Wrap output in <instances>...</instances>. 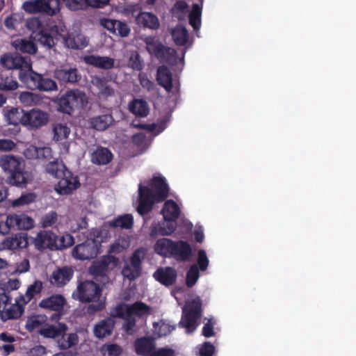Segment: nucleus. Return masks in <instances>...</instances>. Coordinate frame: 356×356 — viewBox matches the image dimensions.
Returning <instances> with one entry per match:
<instances>
[{
	"label": "nucleus",
	"mask_w": 356,
	"mask_h": 356,
	"mask_svg": "<svg viewBox=\"0 0 356 356\" xmlns=\"http://www.w3.org/2000/svg\"><path fill=\"white\" fill-rule=\"evenodd\" d=\"M129 110L136 116L144 118L149 114V106L147 102L142 99H134L129 104Z\"/></svg>",
	"instance_id": "obj_36"
},
{
	"label": "nucleus",
	"mask_w": 356,
	"mask_h": 356,
	"mask_svg": "<svg viewBox=\"0 0 356 356\" xmlns=\"http://www.w3.org/2000/svg\"><path fill=\"white\" fill-rule=\"evenodd\" d=\"M179 326L186 329L188 334L193 333L198 325L202 313H182Z\"/></svg>",
	"instance_id": "obj_31"
},
{
	"label": "nucleus",
	"mask_w": 356,
	"mask_h": 356,
	"mask_svg": "<svg viewBox=\"0 0 356 356\" xmlns=\"http://www.w3.org/2000/svg\"><path fill=\"white\" fill-rule=\"evenodd\" d=\"M182 312H202V301L200 298L188 301Z\"/></svg>",
	"instance_id": "obj_62"
},
{
	"label": "nucleus",
	"mask_w": 356,
	"mask_h": 356,
	"mask_svg": "<svg viewBox=\"0 0 356 356\" xmlns=\"http://www.w3.org/2000/svg\"><path fill=\"white\" fill-rule=\"evenodd\" d=\"M100 24L104 29L110 31V33L121 38L127 37L131 32L129 26L125 22L108 18H102L100 19Z\"/></svg>",
	"instance_id": "obj_14"
},
{
	"label": "nucleus",
	"mask_w": 356,
	"mask_h": 356,
	"mask_svg": "<svg viewBox=\"0 0 356 356\" xmlns=\"http://www.w3.org/2000/svg\"><path fill=\"white\" fill-rule=\"evenodd\" d=\"M33 244L38 250H56V234L50 230H41L33 238Z\"/></svg>",
	"instance_id": "obj_16"
},
{
	"label": "nucleus",
	"mask_w": 356,
	"mask_h": 356,
	"mask_svg": "<svg viewBox=\"0 0 356 356\" xmlns=\"http://www.w3.org/2000/svg\"><path fill=\"white\" fill-rule=\"evenodd\" d=\"M200 277L199 268L196 264H193L186 273V284L188 287L193 286Z\"/></svg>",
	"instance_id": "obj_52"
},
{
	"label": "nucleus",
	"mask_w": 356,
	"mask_h": 356,
	"mask_svg": "<svg viewBox=\"0 0 356 356\" xmlns=\"http://www.w3.org/2000/svg\"><path fill=\"white\" fill-rule=\"evenodd\" d=\"M112 332V326L106 321H102L97 325L94 329L95 335L97 338H104L108 336Z\"/></svg>",
	"instance_id": "obj_53"
},
{
	"label": "nucleus",
	"mask_w": 356,
	"mask_h": 356,
	"mask_svg": "<svg viewBox=\"0 0 356 356\" xmlns=\"http://www.w3.org/2000/svg\"><path fill=\"white\" fill-rule=\"evenodd\" d=\"M149 185L152 187L151 189H152L156 194L157 202H161L168 197L169 186L163 177L153 176Z\"/></svg>",
	"instance_id": "obj_19"
},
{
	"label": "nucleus",
	"mask_w": 356,
	"mask_h": 356,
	"mask_svg": "<svg viewBox=\"0 0 356 356\" xmlns=\"http://www.w3.org/2000/svg\"><path fill=\"white\" fill-rule=\"evenodd\" d=\"M79 343V337L76 333L63 334L57 340V345L60 350H67Z\"/></svg>",
	"instance_id": "obj_42"
},
{
	"label": "nucleus",
	"mask_w": 356,
	"mask_h": 356,
	"mask_svg": "<svg viewBox=\"0 0 356 356\" xmlns=\"http://www.w3.org/2000/svg\"><path fill=\"white\" fill-rule=\"evenodd\" d=\"M67 325L65 323L56 322L55 323H46L38 330L39 334L46 339L59 338L60 335L67 332Z\"/></svg>",
	"instance_id": "obj_18"
},
{
	"label": "nucleus",
	"mask_w": 356,
	"mask_h": 356,
	"mask_svg": "<svg viewBox=\"0 0 356 356\" xmlns=\"http://www.w3.org/2000/svg\"><path fill=\"white\" fill-rule=\"evenodd\" d=\"M31 58L29 56H22L18 53H7L0 58V65L7 70H19L24 72L26 69H31Z\"/></svg>",
	"instance_id": "obj_8"
},
{
	"label": "nucleus",
	"mask_w": 356,
	"mask_h": 356,
	"mask_svg": "<svg viewBox=\"0 0 356 356\" xmlns=\"http://www.w3.org/2000/svg\"><path fill=\"white\" fill-rule=\"evenodd\" d=\"M209 259L204 250H199L197 252V266L199 270L204 271L209 266Z\"/></svg>",
	"instance_id": "obj_58"
},
{
	"label": "nucleus",
	"mask_w": 356,
	"mask_h": 356,
	"mask_svg": "<svg viewBox=\"0 0 356 356\" xmlns=\"http://www.w3.org/2000/svg\"><path fill=\"white\" fill-rule=\"evenodd\" d=\"M146 313H110L113 317L122 318L125 322L123 327L127 333L131 334L136 326V317L143 318Z\"/></svg>",
	"instance_id": "obj_35"
},
{
	"label": "nucleus",
	"mask_w": 356,
	"mask_h": 356,
	"mask_svg": "<svg viewBox=\"0 0 356 356\" xmlns=\"http://www.w3.org/2000/svg\"><path fill=\"white\" fill-rule=\"evenodd\" d=\"M13 46L17 51L29 54H34L37 51V47L34 42L26 38L17 39L13 42Z\"/></svg>",
	"instance_id": "obj_41"
},
{
	"label": "nucleus",
	"mask_w": 356,
	"mask_h": 356,
	"mask_svg": "<svg viewBox=\"0 0 356 356\" xmlns=\"http://www.w3.org/2000/svg\"><path fill=\"white\" fill-rule=\"evenodd\" d=\"M49 114L38 108H32L25 111L24 122L22 125L29 129H37L47 124Z\"/></svg>",
	"instance_id": "obj_11"
},
{
	"label": "nucleus",
	"mask_w": 356,
	"mask_h": 356,
	"mask_svg": "<svg viewBox=\"0 0 356 356\" xmlns=\"http://www.w3.org/2000/svg\"><path fill=\"white\" fill-rule=\"evenodd\" d=\"M38 90L40 91H55L58 90V86L55 81L41 74V80Z\"/></svg>",
	"instance_id": "obj_55"
},
{
	"label": "nucleus",
	"mask_w": 356,
	"mask_h": 356,
	"mask_svg": "<svg viewBox=\"0 0 356 356\" xmlns=\"http://www.w3.org/2000/svg\"><path fill=\"white\" fill-rule=\"evenodd\" d=\"M58 213L51 211L43 215L40 220V225L42 228H47L54 226L58 222Z\"/></svg>",
	"instance_id": "obj_51"
},
{
	"label": "nucleus",
	"mask_w": 356,
	"mask_h": 356,
	"mask_svg": "<svg viewBox=\"0 0 356 356\" xmlns=\"http://www.w3.org/2000/svg\"><path fill=\"white\" fill-rule=\"evenodd\" d=\"M134 345L136 353L139 355L143 356H149L154 348L152 341L147 337L136 339Z\"/></svg>",
	"instance_id": "obj_40"
},
{
	"label": "nucleus",
	"mask_w": 356,
	"mask_h": 356,
	"mask_svg": "<svg viewBox=\"0 0 356 356\" xmlns=\"http://www.w3.org/2000/svg\"><path fill=\"white\" fill-rule=\"evenodd\" d=\"M56 250H62L69 248L74 243L73 236L70 234H65L62 236L56 234Z\"/></svg>",
	"instance_id": "obj_54"
},
{
	"label": "nucleus",
	"mask_w": 356,
	"mask_h": 356,
	"mask_svg": "<svg viewBox=\"0 0 356 356\" xmlns=\"http://www.w3.org/2000/svg\"><path fill=\"white\" fill-rule=\"evenodd\" d=\"M184 54L185 51L183 52L181 58H178L177 54L175 49L165 46L163 54L161 55L162 56L159 57V59L163 60L164 62H165L170 65L175 66L177 64L178 60H179L180 63L184 64Z\"/></svg>",
	"instance_id": "obj_43"
},
{
	"label": "nucleus",
	"mask_w": 356,
	"mask_h": 356,
	"mask_svg": "<svg viewBox=\"0 0 356 356\" xmlns=\"http://www.w3.org/2000/svg\"><path fill=\"white\" fill-rule=\"evenodd\" d=\"M53 131L54 139L60 141L68 138L70 129L65 124L56 123L54 125Z\"/></svg>",
	"instance_id": "obj_50"
},
{
	"label": "nucleus",
	"mask_w": 356,
	"mask_h": 356,
	"mask_svg": "<svg viewBox=\"0 0 356 356\" xmlns=\"http://www.w3.org/2000/svg\"><path fill=\"white\" fill-rule=\"evenodd\" d=\"M216 324V321L213 317L208 318L202 327V335L207 338L213 337L216 334L214 332Z\"/></svg>",
	"instance_id": "obj_60"
},
{
	"label": "nucleus",
	"mask_w": 356,
	"mask_h": 356,
	"mask_svg": "<svg viewBox=\"0 0 356 356\" xmlns=\"http://www.w3.org/2000/svg\"><path fill=\"white\" fill-rule=\"evenodd\" d=\"M115 259L113 257H104L94 261L89 268V273L94 277H105L109 269V265Z\"/></svg>",
	"instance_id": "obj_27"
},
{
	"label": "nucleus",
	"mask_w": 356,
	"mask_h": 356,
	"mask_svg": "<svg viewBox=\"0 0 356 356\" xmlns=\"http://www.w3.org/2000/svg\"><path fill=\"white\" fill-rule=\"evenodd\" d=\"M35 38L43 47L51 49L56 45L55 40L61 39L59 35L51 33V27L49 31L42 29L35 35Z\"/></svg>",
	"instance_id": "obj_34"
},
{
	"label": "nucleus",
	"mask_w": 356,
	"mask_h": 356,
	"mask_svg": "<svg viewBox=\"0 0 356 356\" xmlns=\"http://www.w3.org/2000/svg\"><path fill=\"white\" fill-rule=\"evenodd\" d=\"M45 170L47 173L56 178L61 177L67 171L64 163L62 161H58V160L49 162L47 165Z\"/></svg>",
	"instance_id": "obj_46"
},
{
	"label": "nucleus",
	"mask_w": 356,
	"mask_h": 356,
	"mask_svg": "<svg viewBox=\"0 0 356 356\" xmlns=\"http://www.w3.org/2000/svg\"><path fill=\"white\" fill-rule=\"evenodd\" d=\"M19 79L28 88L32 90H38L41 80V74L33 71L31 63V69H26L24 72H19Z\"/></svg>",
	"instance_id": "obj_25"
},
{
	"label": "nucleus",
	"mask_w": 356,
	"mask_h": 356,
	"mask_svg": "<svg viewBox=\"0 0 356 356\" xmlns=\"http://www.w3.org/2000/svg\"><path fill=\"white\" fill-rule=\"evenodd\" d=\"M0 166L10 173L8 180L13 186L24 187L31 179V173L24 170L23 162L18 157L2 155L0 156Z\"/></svg>",
	"instance_id": "obj_3"
},
{
	"label": "nucleus",
	"mask_w": 356,
	"mask_h": 356,
	"mask_svg": "<svg viewBox=\"0 0 356 356\" xmlns=\"http://www.w3.org/2000/svg\"><path fill=\"white\" fill-rule=\"evenodd\" d=\"M86 94L79 89H69L55 100L57 110L64 114L72 115L76 110L83 109L88 104Z\"/></svg>",
	"instance_id": "obj_4"
},
{
	"label": "nucleus",
	"mask_w": 356,
	"mask_h": 356,
	"mask_svg": "<svg viewBox=\"0 0 356 356\" xmlns=\"http://www.w3.org/2000/svg\"><path fill=\"white\" fill-rule=\"evenodd\" d=\"M3 115L6 121L12 125L22 124L24 122L25 111L19 107L6 106L3 108Z\"/></svg>",
	"instance_id": "obj_22"
},
{
	"label": "nucleus",
	"mask_w": 356,
	"mask_h": 356,
	"mask_svg": "<svg viewBox=\"0 0 356 356\" xmlns=\"http://www.w3.org/2000/svg\"><path fill=\"white\" fill-rule=\"evenodd\" d=\"M42 288V283L40 280H36L31 284L26 292L24 296H19V300H16L18 306L17 312H24L23 305L29 302L36 294L40 293Z\"/></svg>",
	"instance_id": "obj_28"
},
{
	"label": "nucleus",
	"mask_w": 356,
	"mask_h": 356,
	"mask_svg": "<svg viewBox=\"0 0 356 356\" xmlns=\"http://www.w3.org/2000/svg\"><path fill=\"white\" fill-rule=\"evenodd\" d=\"M65 6L71 10H79L86 7V0H62Z\"/></svg>",
	"instance_id": "obj_63"
},
{
	"label": "nucleus",
	"mask_w": 356,
	"mask_h": 356,
	"mask_svg": "<svg viewBox=\"0 0 356 356\" xmlns=\"http://www.w3.org/2000/svg\"><path fill=\"white\" fill-rule=\"evenodd\" d=\"M54 77L61 84H74L81 80V75L76 67L62 66L54 70Z\"/></svg>",
	"instance_id": "obj_13"
},
{
	"label": "nucleus",
	"mask_w": 356,
	"mask_h": 356,
	"mask_svg": "<svg viewBox=\"0 0 356 356\" xmlns=\"http://www.w3.org/2000/svg\"><path fill=\"white\" fill-rule=\"evenodd\" d=\"M153 277L161 284L170 286L176 283L177 273L172 267H160L154 273Z\"/></svg>",
	"instance_id": "obj_17"
},
{
	"label": "nucleus",
	"mask_w": 356,
	"mask_h": 356,
	"mask_svg": "<svg viewBox=\"0 0 356 356\" xmlns=\"http://www.w3.org/2000/svg\"><path fill=\"white\" fill-rule=\"evenodd\" d=\"M202 8L197 3L193 5L192 10L189 14L188 19L190 25L195 31L200 29L201 26Z\"/></svg>",
	"instance_id": "obj_49"
},
{
	"label": "nucleus",
	"mask_w": 356,
	"mask_h": 356,
	"mask_svg": "<svg viewBox=\"0 0 356 356\" xmlns=\"http://www.w3.org/2000/svg\"><path fill=\"white\" fill-rule=\"evenodd\" d=\"M156 81L168 92L172 89V74L170 70L164 65L157 70Z\"/></svg>",
	"instance_id": "obj_33"
},
{
	"label": "nucleus",
	"mask_w": 356,
	"mask_h": 356,
	"mask_svg": "<svg viewBox=\"0 0 356 356\" xmlns=\"http://www.w3.org/2000/svg\"><path fill=\"white\" fill-rule=\"evenodd\" d=\"M26 26L29 30L31 31L33 33H37L42 29V25L41 21L38 17H30L26 19Z\"/></svg>",
	"instance_id": "obj_59"
},
{
	"label": "nucleus",
	"mask_w": 356,
	"mask_h": 356,
	"mask_svg": "<svg viewBox=\"0 0 356 356\" xmlns=\"http://www.w3.org/2000/svg\"><path fill=\"white\" fill-rule=\"evenodd\" d=\"M91 83L98 90L99 97L108 98L114 95V89L108 84V80L99 75H95L91 77Z\"/></svg>",
	"instance_id": "obj_24"
},
{
	"label": "nucleus",
	"mask_w": 356,
	"mask_h": 356,
	"mask_svg": "<svg viewBox=\"0 0 356 356\" xmlns=\"http://www.w3.org/2000/svg\"><path fill=\"white\" fill-rule=\"evenodd\" d=\"M13 230H29L34 227V220L25 213L8 215Z\"/></svg>",
	"instance_id": "obj_20"
},
{
	"label": "nucleus",
	"mask_w": 356,
	"mask_h": 356,
	"mask_svg": "<svg viewBox=\"0 0 356 356\" xmlns=\"http://www.w3.org/2000/svg\"><path fill=\"white\" fill-rule=\"evenodd\" d=\"M138 80L140 84L143 88L147 89L148 91H151L154 89V83L149 79L145 73H140L138 75Z\"/></svg>",
	"instance_id": "obj_64"
},
{
	"label": "nucleus",
	"mask_w": 356,
	"mask_h": 356,
	"mask_svg": "<svg viewBox=\"0 0 356 356\" xmlns=\"http://www.w3.org/2000/svg\"><path fill=\"white\" fill-rule=\"evenodd\" d=\"M139 203L137 211L141 216L147 214L152 209L153 205L157 202V198L154 191L147 186L138 185Z\"/></svg>",
	"instance_id": "obj_10"
},
{
	"label": "nucleus",
	"mask_w": 356,
	"mask_h": 356,
	"mask_svg": "<svg viewBox=\"0 0 356 356\" xmlns=\"http://www.w3.org/2000/svg\"><path fill=\"white\" fill-rule=\"evenodd\" d=\"M88 122L91 128L102 131L113 124L114 118L112 114L106 113L90 118Z\"/></svg>",
	"instance_id": "obj_30"
},
{
	"label": "nucleus",
	"mask_w": 356,
	"mask_h": 356,
	"mask_svg": "<svg viewBox=\"0 0 356 356\" xmlns=\"http://www.w3.org/2000/svg\"><path fill=\"white\" fill-rule=\"evenodd\" d=\"M25 156L29 159H49L52 157V149L49 147L33 146L26 149Z\"/></svg>",
	"instance_id": "obj_38"
},
{
	"label": "nucleus",
	"mask_w": 356,
	"mask_h": 356,
	"mask_svg": "<svg viewBox=\"0 0 356 356\" xmlns=\"http://www.w3.org/2000/svg\"><path fill=\"white\" fill-rule=\"evenodd\" d=\"M215 351V346L209 341H205L199 347L198 356H213Z\"/></svg>",
	"instance_id": "obj_61"
},
{
	"label": "nucleus",
	"mask_w": 356,
	"mask_h": 356,
	"mask_svg": "<svg viewBox=\"0 0 356 356\" xmlns=\"http://www.w3.org/2000/svg\"><path fill=\"white\" fill-rule=\"evenodd\" d=\"M113 312H149V307L143 302H136L134 304L119 302Z\"/></svg>",
	"instance_id": "obj_44"
},
{
	"label": "nucleus",
	"mask_w": 356,
	"mask_h": 356,
	"mask_svg": "<svg viewBox=\"0 0 356 356\" xmlns=\"http://www.w3.org/2000/svg\"><path fill=\"white\" fill-rule=\"evenodd\" d=\"M83 61L93 67L103 70H111L114 67L115 60L108 56L88 55L83 57Z\"/></svg>",
	"instance_id": "obj_23"
},
{
	"label": "nucleus",
	"mask_w": 356,
	"mask_h": 356,
	"mask_svg": "<svg viewBox=\"0 0 356 356\" xmlns=\"http://www.w3.org/2000/svg\"><path fill=\"white\" fill-rule=\"evenodd\" d=\"M146 250L144 248L136 249L129 258V262L126 264L122 275L129 281H134L139 277L142 273V262L145 259Z\"/></svg>",
	"instance_id": "obj_6"
},
{
	"label": "nucleus",
	"mask_w": 356,
	"mask_h": 356,
	"mask_svg": "<svg viewBox=\"0 0 356 356\" xmlns=\"http://www.w3.org/2000/svg\"><path fill=\"white\" fill-rule=\"evenodd\" d=\"M102 289L93 281L80 282L72 296L81 302H92L86 312H102L105 308V302L100 300Z\"/></svg>",
	"instance_id": "obj_2"
},
{
	"label": "nucleus",
	"mask_w": 356,
	"mask_h": 356,
	"mask_svg": "<svg viewBox=\"0 0 356 356\" xmlns=\"http://www.w3.org/2000/svg\"><path fill=\"white\" fill-rule=\"evenodd\" d=\"M36 195L35 193H29L22 195L19 197L14 200L12 202L13 207H18L24 205H28L35 201Z\"/></svg>",
	"instance_id": "obj_56"
},
{
	"label": "nucleus",
	"mask_w": 356,
	"mask_h": 356,
	"mask_svg": "<svg viewBox=\"0 0 356 356\" xmlns=\"http://www.w3.org/2000/svg\"><path fill=\"white\" fill-rule=\"evenodd\" d=\"M51 31L59 35L65 45L68 48L83 49L88 45V40L83 35L66 33V28L63 24L51 26Z\"/></svg>",
	"instance_id": "obj_7"
},
{
	"label": "nucleus",
	"mask_w": 356,
	"mask_h": 356,
	"mask_svg": "<svg viewBox=\"0 0 356 356\" xmlns=\"http://www.w3.org/2000/svg\"><path fill=\"white\" fill-rule=\"evenodd\" d=\"M180 213L179 207L172 200H167L161 210L165 221H176L179 217Z\"/></svg>",
	"instance_id": "obj_32"
},
{
	"label": "nucleus",
	"mask_w": 356,
	"mask_h": 356,
	"mask_svg": "<svg viewBox=\"0 0 356 356\" xmlns=\"http://www.w3.org/2000/svg\"><path fill=\"white\" fill-rule=\"evenodd\" d=\"M65 303L66 300L62 295H52L42 300L39 303V306L41 308L49 309L51 312H63Z\"/></svg>",
	"instance_id": "obj_26"
},
{
	"label": "nucleus",
	"mask_w": 356,
	"mask_h": 356,
	"mask_svg": "<svg viewBox=\"0 0 356 356\" xmlns=\"http://www.w3.org/2000/svg\"><path fill=\"white\" fill-rule=\"evenodd\" d=\"M99 253V244L95 239H87L76 245L72 250L73 257L82 261L94 259Z\"/></svg>",
	"instance_id": "obj_9"
},
{
	"label": "nucleus",
	"mask_w": 356,
	"mask_h": 356,
	"mask_svg": "<svg viewBox=\"0 0 356 356\" xmlns=\"http://www.w3.org/2000/svg\"><path fill=\"white\" fill-rule=\"evenodd\" d=\"M109 225L113 227L129 229L133 227L134 217L131 214H123L111 220Z\"/></svg>",
	"instance_id": "obj_45"
},
{
	"label": "nucleus",
	"mask_w": 356,
	"mask_h": 356,
	"mask_svg": "<svg viewBox=\"0 0 356 356\" xmlns=\"http://www.w3.org/2000/svg\"><path fill=\"white\" fill-rule=\"evenodd\" d=\"M144 42L146 44L147 51L155 57L159 58L163 54L165 46L153 36H147Z\"/></svg>",
	"instance_id": "obj_39"
},
{
	"label": "nucleus",
	"mask_w": 356,
	"mask_h": 356,
	"mask_svg": "<svg viewBox=\"0 0 356 356\" xmlns=\"http://www.w3.org/2000/svg\"><path fill=\"white\" fill-rule=\"evenodd\" d=\"M55 186L56 191L60 195H69L80 186L79 178L67 170Z\"/></svg>",
	"instance_id": "obj_12"
},
{
	"label": "nucleus",
	"mask_w": 356,
	"mask_h": 356,
	"mask_svg": "<svg viewBox=\"0 0 356 356\" xmlns=\"http://www.w3.org/2000/svg\"><path fill=\"white\" fill-rule=\"evenodd\" d=\"M154 251L165 257L174 258L177 261H188L193 257V249L187 241L159 238L154 245Z\"/></svg>",
	"instance_id": "obj_1"
},
{
	"label": "nucleus",
	"mask_w": 356,
	"mask_h": 356,
	"mask_svg": "<svg viewBox=\"0 0 356 356\" xmlns=\"http://www.w3.org/2000/svg\"><path fill=\"white\" fill-rule=\"evenodd\" d=\"M136 10H131V15L135 17L136 24L143 29L157 30L160 26L158 17L151 12L139 11L136 14Z\"/></svg>",
	"instance_id": "obj_15"
},
{
	"label": "nucleus",
	"mask_w": 356,
	"mask_h": 356,
	"mask_svg": "<svg viewBox=\"0 0 356 356\" xmlns=\"http://www.w3.org/2000/svg\"><path fill=\"white\" fill-rule=\"evenodd\" d=\"M172 37L177 45L184 46L188 42V33L186 27L177 25L172 31Z\"/></svg>",
	"instance_id": "obj_48"
},
{
	"label": "nucleus",
	"mask_w": 356,
	"mask_h": 356,
	"mask_svg": "<svg viewBox=\"0 0 356 356\" xmlns=\"http://www.w3.org/2000/svg\"><path fill=\"white\" fill-rule=\"evenodd\" d=\"M47 317L44 314L33 315L26 321V328L32 332L36 329H41L46 324Z\"/></svg>",
	"instance_id": "obj_47"
},
{
	"label": "nucleus",
	"mask_w": 356,
	"mask_h": 356,
	"mask_svg": "<svg viewBox=\"0 0 356 356\" xmlns=\"http://www.w3.org/2000/svg\"><path fill=\"white\" fill-rule=\"evenodd\" d=\"M18 88V83L12 78L0 76V90H14Z\"/></svg>",
	"instance_id": "obj_57"
},
{
	"label": "nucleus",
	"mask_w": 356,
	"mask_h": 356,
	"mask_svg": "<svg viewBox=\"0 0 356 356\" xmlns=\"http://www.w3.org/2000/svg\"><path fill=\"white\" fill-rule=\"evenodd\" d=\"M74 270L71 267L64 266L54 271L51 276V282L58 286L65 285L72 278Z\"/></svg>",
	"instance_id": "obj_29"
},
{
	"label": "nucleus",
	"mask_w": 356,
	"mask_h": 356,
	"mask_svg": "<svg viewBox=\"0 0 356 356\" xmlns=\"http://www.w3.org/2000/svg\"><path fill=\"white\" fill-rule=\"evenodd\" d=\"M28 245L26 234L22 233L6 237L1 243L2 249L10 250L25 248Z\"/></svg>",
	"instance_id": "obj_21"
},
{
	"label": "nucleus",
	"mask_w": 356,
	"mask_h": 356,
	"mask_svg": "<svg viewBox=\"0 0 356 356\" xmlns=\"http://www.w3.org/2000/svg\"><path fill=\"white\" fill-rule=\"evenodd\" d=\"M21 8L30 15L41 13L52 17L60 12V1L29 0L22 3Z\"/></svg>",
	"instance_id": "obj_5"
},
{
	"label": "nucleus",
	"mask_w": 356,
	"mask_h": 356,
	"mask_svg": "<svg viewBox=\"0 0 356 356\" xmlns=\"http://www.w3.org/2000/svg\"><path fill=\"white\" fill-rule=\"evenodd\" d=\"M113 159V154L106 147H97L92 153L91 161L97 165H106L109 163Z\"/></svg>",
	"instance_id": "obj_37"
}]
</instances>
